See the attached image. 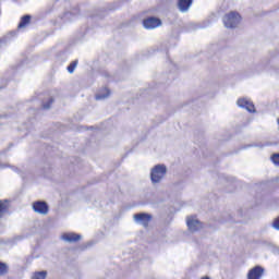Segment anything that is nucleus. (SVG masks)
<instances>
[{
  "instance_id": "2",
  "label": "nucleus",
  "mask_w": 279,
  "mask_h": 279,
  "mask_svg": "<svg viewBox=\"0 0 279 279\" xmlns=\"http://www.w3.org/2000/svg\"><path fill=\"white\" fill-rule=\"evenodd\" d=\"M223 25L228 29H234L241 23V15L238 12H230L229 14L225 15Z\"/></svg>"
},
{
  "instance_id": "7",
  "label": "nucleus",
  "mask_w": 279,
  "mask_h": 279,
  "mask_svg": "<svg viewBox=\"0 0 279 279\" xmlns=\"http://www.w3.org/2000/svg\"><path fill=\"white\" fill-rule=\"evenodd\" d=\"M263 274H265V269L260 266H255L247 274V279H262Z\"/></svg>"
},
{
  "instance_id": "5",
  "label": "nucleus",
  "mask_w": 279,
  "mask_h": 279,
  "mask_svg": "<svg viewBox=\"0 0 279 279\" xmlns=\"http://www.w3.org/2000/svg\"><path fill=\"white\" fill-rule=\"evenodd\" d=\"M160 25H162V21L158 17L150 16L143 21L144 29H156Z\"/></svg>"
},
{
  "instance_id": "21",
  "label": "nucleus",
  "mask_w": 279,
  "mask_h": 279,
  "mask_svg": "<svg viewBox=\"0 0 279 279\" xmlns=\"http://www.w3.org/2000/svg\"><path fill=\"white\" fill-rule=\"evenodd\" d=\"M5 168V166H1V169H4Z\"/></svg>"
},
{
  "instance_id": "11",
  "label": "nucleus",
  "mask_w": 279,
  "mask_h": 279,
  "mask_svg": "<svg viewBox=\"0 0 279 279\" xmlns=\"http://www.w3.org/2000/svg\"><path fill=\"white\" fill-rule=\"evenodd\" d=\"M193 5V0H179L178 1V8L180 12H189V8Z\"/></svg>"
},
{
  "instance_id": "12",
  "label": "nucleus",
  "mask_w": 279,
  "mask_h": 279,
  "mask_svg": "<svg viewBox=\"0 0 279 279\" xmlns=\"http://www.w3.org/2000/svg\"><path fill=\"white\" fill-rule=\"evenodd\" d=\"M32 15H24L22 16L20 24L17 25L19 29H25V27L31 23Z\"/></svg>"
},
{
  "instance_id": "3",
  "label": "nucleus",
  "mask_w": 279,
  "mask_h": 279,
  "mask_svg": "<svg viewBox=\"0 0 279 279\" xmlns=\"http://www.w3.org/2000/svg\"><path fill=\"white\" fill-rule=\"evenodd\" d=\"M133 219H134L135 223H137L138 226L148 228L153 218H151V215H149V214L140 213V214H135L133 216Z\"/></svg>"
},
{
  "instance_id": "1",
  "label": "nucleus",
  "mask_w": 279,
  "mask_h": 279,
  "mask_svg": "<svg viewBox=\"0 0 279 279\" xmlns=\"http://www.w3.org/2000/svg\"><path fill=\"white\" fill-rule=\"evenodd\" d=\"M165 175H167V166L165 165H156L150 169V182L153 184H160L165 180Z\"/></svg>"
},
{
  "instance_id": "6",
  "label": "nucleus",
  "mask_w": 279,
  "mask_h": 279,
  "mask_svg": "<svg viewBox=\"0 0 279 279\" xmlns=\"http://www.w3.org/2000/svg\"><path fill=\"white\" fill-rule=\"evenodd\" d=\"M186 226L190 232H197L198 230H202V222L193 216H189L186 218Z\"/></svg>"
},
{
  "instance_id": "14",
  "label": "nucleus",
  "mask_w": 279,
  "mask_h": 279,
  "mask_svg": "<svg viewBox=\"0 0 279 279\" xmlns=\"http://www.w3.org/2000/svg\"><path fill=\"white\" fill-rule=\"evenodd\" d=\"M47 278V270L34 272L32 279H46Z\"/></svg>"
},
{
  "instance_id": "18",
  "label": "nucleus",
  "mask_w": 279,
  "mask_h": 279,
  "mask_svg": "<svg viewBox=\"0 0 279 279\" xmlns=\"http://www.w3.org/2000/svg\"><path fill=\"white\" fill-rule=\"evenodd\" d=\"M52 104H53V98H49V100L43 105L44 110H49Z\"/></svg>"
},
{
  "instance_id": "4",
  "label": "nucleus",
  "mask_w": 279,
  "mask_h": 279,
  "mask_svg": "<svg viewBox=\"0 0 279 279\" xmlns=\"http://www.w3.org/2000/svg\"><path fill=\"white\" fill-rule=\"evenodd\" d=\"M33 210L37 215H49V204L45 201H36L33 203Z\"/></svg>"
},
{
  "instance_id": "19",
  "label": "nucleus",
  "mask_w": 279,
  "mask_h": 279,
  "mask_svg": "<svg viewBox=\"0 0 279 279\" xmlns=\"http://www.w3.org/2000/svg\"><path fill=\"white\" fill-rule=\"evenodd\" d=\"M271 161L274 162V165H276V167H279V154L272 155Z\"/></svg>"
},
{
  "instance_id": "10",
  "label": "nucleus",
  "mask_w": 279,
  "mask_h": 279,
  "mask_svg": "<svg viewBox=\"0 0 279 279\" xmlns=\"http://www.w3.org/2000/svg\"><path fill=\"white\" fill-rule=\"evenodd\" d=\"M77 15H80V9L74 8L72 11L65 12L63 14V21H75V19H77Z\"/></svg>"
},
{
  "instance_id": "20",
  "label": "nucleus",
  "mask_w": 279,
  "mask_h": 279,
  "mask_svg": "<svg viewBox=\"0 0 279 279\" xmlns=\"http://www.w3.org/2000/svg\"><path fill=\"white\" fill-rule=\"evenodd\" d=\"M272 228H274L275 230H279V217L274 220V222H272Z\"/></svg>"
},
{
  "instance_id": "13",
  "label": "nucleus",
  "mask_w": 279,
  "mask_h": 279,
  "mask_svg": "<svg viewBox=\"0 0 279 279\" xmlns=\"http://www.w3.org/2000/svg\"><path fill=\"white\" fill-rule=\"evenodd\" d=\"M110 97V89L105 88L104 90L96 94V100L101 101V99H108Z\"/></svg>"
},
{
  "instance_id": "17",
  "label": "nucleus",
  "mask_w": 279,
  "mask_h": 279,
  "mask_svg": "<svg viewBox=\"0 0 279 279\" xmlns=\"http://www.w3.org/2000/svg\"><path fill=\"white\" fill-rule=\"evenodd\" d=\"M77 68V60L72 61L70 65L68 66V72L69 73H74L75 69Z\"/></svg>"
},
{
  "instance_id": "8",
  "label": "nucleus",
  "mask_w": 279,
  "mask_h": 279,
  "mask_svg": "<svg viewBox=\"0 0 279 279\" xmlns=\"http://www.w3.org/2000/svg\"><path fill=\"white\" fill-rule=\"evenodd\" d=\"M238 106L239 108H244V110H247V112H256L254 104L251 102L247 98L238 99Z\"/></svg>"
},
{
  "instance_id": "15",
  "label": "nucleus",
  "mask_w": 279,
  "mask_h": 279,
  "mask_svg": "<svg viewBox=\"0 0 279 279\" xmlns=\"http://www.w3.org/2000/svg\"><path fill=\"white\" fill-rule=\"evenodd\" d=\"M8 211V201H0V217Z\"/></svg>"
},
{
  "instance_id": "16",
  "label": "nucleus",
  "mask_w": 279,
  "mask_h": 279,
  "mask_svg": "<svg viewBox=\"0 0 279 279\" xmlns=\"http://www.w3.org/2000/svg\"><path fill=\"white\" fill-rule=\"evenodd\" d=\"M8 274V264L0 262V276Z\"/></svg>"
},
{
  "instance_id": "9",
  "label": "nucleus",
  "mask_w": 279,
  "mask_h": 279,
  "mask_svg": "<svg viewBox=\"0 0 279 279\" xmlns=\"http://www.w3.org/2000/svg\"><path fill=\"white\" fill-rule=\"evenodd\" d=\"M61 239L62 241H65V243H77V241L82 240V235L76 233H64Z\"/></svg>"
}]
</instances>
